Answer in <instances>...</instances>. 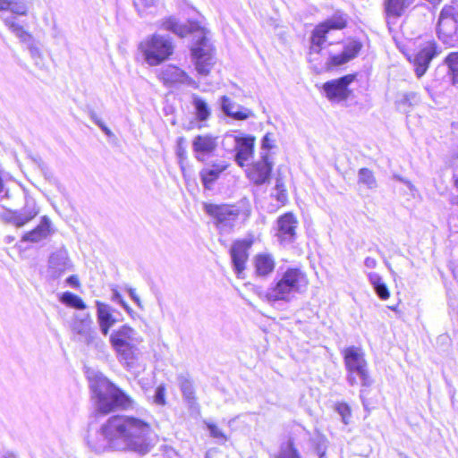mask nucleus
Returning a JSON list of instances; mask_svg holds the SVG:
<instances>
[{
    "label": "nucleus",
    "mask_w": 458,
    "mask_h": 458,
    "mask_svg": "<svg viewBox=\"0 0 458 458\" xmlns=\"http://www.w3.org/2000/svg\"><path fill=\"white\" fill-rule=\"evenodd\" d=\"M0 10H9L18 15H26L28 7L25 0H0Z\"/></svg>",
    "instance_id": "c85d7f7f"
},
{
    "label": "nucleus",
    "mask_w": 458,
    "mask_h": 458,
    "mask_svg": "<svg viewBox=\"0 0 458 458\" xmlns=\"http://www.w3.org/2000/svg\"><path fill=\"white\" fill-rule=\"evenodd\" d=\"M437 48V44L430 41L414 55L413 64L417 77L420 78L425 74L429 63L438 54Z\"/></svg>",
    "instance_id": "aec40b11"
},
{
    "label": "nucleus",
    "mask_w": 458,
    "mask_h": 458,
    "mask_svg": "<svg viewBox=\"0 0 458 458\" xmlns=\"http://www.w3.org/2000/svg\"><path fill=\"white\" fill-rule=\"evenodd\" d=\"M60 301L68 307L79 310H83L87 308L83 300L71 292H64L60 297Z\"/></svg>",
    "instance_id": "2f4dec72"
},
{
    "label": "nucleus",
    "mask_w": 458,
    "mask_h": 458,
    "mask_svg": "<svg viewBox=\"0 0 458 458\" xmlns=\"http://www.w3.org/2000/svg\"><path fill=\"white\" fill-rule=\"evenodd\" d=\"M111 299L114 302L122 301L123 296L116 289H112V296Z\"/></svg>",
    "instance_id": "6e6d98bb"
},
{
    "label": "nucleus",
    "mask_w": 458,
    "mask_h": 458,
    "mask_svg": "<svg viewBox=\"0 0 458 458\" xmlns=\"http://www.w3.org/2000/svg\"><path fill=\"white\" fill-rule=\"evenodd\" d=\"M139 48L146 63L151 66L160 64L174 53V45L170 37L159 34H153L140 42Z\"/></svg>",
    "instance_id": "0eeeda50"
},
{
    "label": "nucleus",
    "mask_w": 458,
    "mask_h": 458,
    "mask_svg": "<svg viewBox=\"0 0 458 458\" xmlns=\"http://www.w3.org/2000/svg\"><path fill=\"white\" fill-rule=\"evenodd\" d=\"M176 156L179 159V165L182 168L183 162L187 159L186 140L184 137H179L176 140Z\"/></svg>",
    "instance_id": "58836bf2"
},
{
    "label": "nucleus",
    "mask_w": 458,
    "mask_h": 458,
    "mask_svg": "<svg viewBox=\"0 0 458 458\" xmlns=\"http://www.w3.org/2000/svg\"><path fill=\"white\" fill-rule=\"evenodd\" d=\"M109 341L120 363L128 369L134 368L140 355L139 344L142 342L139 333L123 325L111 333Z\"/></svg>",
    "instance_id": "423d86ee"
},
{
    "label": "nucleus",
    "mask_w": 458,
    "mask_h": 458,
    "mask_svg": "<svg viewBox=\"0 0 458 458\" xmlns=\"http://www.w3.org/2000/svg\"><path fill=\"white\" fill-rule=\"evenodd\" d=\"M55 232L50 218L47 216H43L40 223L34 229L22 235L21 242L38 243L54 234Z\"/></svg>",
    "instance_id": "412c9836"
},
{
    "label": "nucleus",
    "mask_w": 458,
    "mask_h": 458,
    "mask_svg": "<svg viewBox=\"0 0 458 458\" xmlns=\"http://www.w3.org/2000/svg\"><path fill=\"white\" fill-rule=\"evenodd\" d=\"M414 0H385V13L388 25L394 23L392 20L400 18L412 4Z\"/></svg>",
    "instance_id": "5701e85b"
},
{
    "label": "nucleus",
    "mask_w": 458,
    "mask_h": 458,
    "mask_svg": "<svg viewBox=\"0 0 458 458\" xmlns=\"http://www.w3.org/2000/svg\"><path fill=\"white\" fill-rule=\"evenodd\" d=\"M157 0H135L133 4L140 16H143L146 9L156 5Z\"/></svg>",
    "instance_id": "37998d69"
},
{
    "label": "nucleus",
    "mask_w": 458,
    "mask_h": 458,
    "mask_svg": "<svg viewBox=\"0 0 458 458\" xmlns=\"http://www.w3.org/2000/svg\"><path fill=\"white\" fill-rule=\"evenodd\" d=\"M16 36L22 41V42H26V43H30L31 39H32V37L30 33H28L24 29H22L21 30V32L19 31Z\"/></svg>",
    "instance_id": "8fccbe9b"
},
{
    "label": "nucleus",
    "mask_w": 458,
    "mask_h": 458,
    "mask_svg": "<svg viewBox=\"0 0 458 458\" xmlns=\"http://www.w3.org/2000/svg\"><path fill=\"white\" fill-rule=\"evenodd\" d=\"M218 138L210 134H199L195 136L191 142L194 157L204 162L207 157L212 156L218 146Z\"/></svg>",
    "instance_id": "a211bd4d"
},
{
    "label": "nucleus",
    "mask_w": 458,
    "mask_h": 458,
    "mask_svg": "<svg viewBox=\"0 0 458 458\" xmlns=\"http://www.w3.org/2000/svg\"><path fill=\"white\" fill-rule=\"evenodd\" d=\"M327 36L322 33L317 32V29L315 28L312 31L310 37V53H319L322 47V45L325 43Z\"/></svg>",
    "instance_id": "e433bc0d"
},
{
    "label": "nucleus",
    "mask_w": 458,
    "mask_h": 458,
    "mask_svg": "<svg viewBox=\"0 0 458 458\" xmlns=\"http://www.w3.org/2000/svg\"><path fill=\"white\" fill-rule=\"evenodd\" d=\"M12 458H16L15 456L12 455Z\"/></svg>",
    "instance_id": "0e129e2a"
},
{
    "label": "nucleus",
    "mask_w": 458,
    "mask_h": 458,
    "mask_svg": "<svg viewBox=\"0 0 458 458\" xmlns=\"http://www.w3.org/2000/svg\"><path fill=\"white\" fill-rule=\"evenodd\" d=\"M445 62L452 73L454 83H458V52L450 53Z\"/></svg>",
    "instance_id": "f704fd0d"
},
{
    "label": "nucleus",
    "mask_w": 458,
    "mask_h": 458,
    "mask_svg": "<svg viewBox=\"0 0 458 458\" xmlns=\"http://www.w3.org/2000/svg\"><path fill=\"white\" fill-rule=\"evenodd\" d=\"M154 402L157 405L165 404V388L164 386L160 385L156 388L154 394Z\"/></svg>",
    "instance_id": "a18cd8bd"
},
{
    "label": "nucleus",
    "mask_w": 458,
    "mask_h": 458,
    "mask_svg": "<svg viewBox=\"0 0 458 458\" xmlns=\"http://www.w3.org/2000/svg\"><path fill=\"white\" fill-rule=\"evenodd\" d=\"M361 47L362 44L360 41L352 40L344 46L343 53L351 61L358 55Z\"/></svg>",
    "instance_id": "c9c22d12"
},
{
    "label": "nucleus",
    "mask_w": 458,
    "mask_h": 458,
    "mask_svg": "<svg viewBox=\"0 0 458 458\" xmlns=\"http://www.w3.org/2000/svg\"><path fill=\"white\" fill-rule=\"evenodd\" d=\"M252 244L253 241L251 239L236 240L230 248L232 265L238 278H243L249 259V250Z\"/></svg>",
    "instance_id": "4468645a"
},
{
    "label": "nucleus",
    "mask_w": 458,
    "mask_h": 458,
    "mask_svg": "<svg viewBox=\"0 0 458 458\" xmlns=\"http://www.w3.org/2000/svg\"><path fill=\"white\" fill-rule=\"evenodd\" d=\"M66 283L71 285L72 287H79L80 286V282H79V279L77 277V276H70L69 277H67L66 279Z\"/></svg>",
    "instance_id": "603ef678"
},
{
    "label": "nucleus",
    "mask_w": 458,
    "mask_h": 458,
    "mask_svg": "<svg viewBox=\"0 0 458 458\" xmlns=\"http://www.w3.org/2000/svg\"><path fill=\"white\" fill-rule=\"evenodd\" d=\"M177 383L183 399L190 406L196 403L195 389L192 380L188 374H180L177 377Z\"/></svg>",
    "instance_id": "a878e982"
},
{
    "label": "nucleus",
    "mask_w": 458,
    "mask_h": 458,
    "mask_svg": "<svg viewBox=\"0 0 458 458\" xmlns=\"http://www.w3.org/2000/svg\"><path fill=\"white\" fill-rule=\"evenodd\" d=\"M86 111L92 122L98 125L106 136H111L113 134L110 129L104 123V122L98 116L96 112L91 107L87 106Z\"/></svg>",
    "instance_id": "ea45409f"
},
{
    "label": "nucleus",
    "mask_w": 458,
    "mask_h": 458,
    "mask_svg": "<svg viewBox=\"0 0 458 458\" xmlns=\"http://www.w3.org/2000/svg\"><path fill=\"white\" fill-rule=\"evenodd\" d=\"M377 260L374 258L367 257L364 260V265L368 268H375L377 267Z\"/></svg>",
    "instance_id": "864d4df0"
},
{
    "label": "nucleus",
    "mask_w": 458,
    "mask_h": 458,
    "mask_svg": "<svg viewBox=\"0 0 458 458\" xmlns=\"http://www.w3.org/2000/svg\"><path fill=\"white\" fill-rule=\"evenodd\" d=\"M272 167L268 154L262 153L261 159L255 163L249 172V178L257 185L264 184L270 177Z\"/></svg>",
    "instance_id": "4be33fe9"
},
{
    "label": "nucleus",
    "mask_w": 458,
    "mask_h": 458,
    "mask_svg": "<svg viewBox=\"0 0 458 458\" xmlns=\"http://www.w3.org/2000/svg\"><path fill=\"white\" fill-rule=\"evenodd\" d=\"M129 295L130 297L133 300V301L139 306L140 307L141 306V302H140V297L136 294L135 293V290L132 289V288H130L129 289Z\"/></svg>",
    "instance_id": "5fc2aeb1"
},
{
    "label": "nucleus",
    "mask_w": 458,
    "mask_h": 458,
    "mask_svg": "<svg viewBox=\"0 0 458 458\" xmlns=\"http://www.w3.org/2000/svg\"><path fill=\"white\" fill-rule=\"evenodd\" d=\"M129 314L132 311L131 308L124 301L123 298L122 301L118 302Z\"/></svg>",
    "instance_id": "bf43d9fd"
},
{
    "label": "nucleus",
    "mask_w": 458,
    "mask_h": 458,
    "mask_svg": "<svg viewBox=\"0 0 458 458\" xmlns=\"http://www.w3.org/2000/svg\"><path fill=\"white\" fill-rule=\"evenodd\" d=\"M335 410L341 416L343 422L347 425L349 424L352 411L350 406L345 403H339L335 406Z\"/></svg>",
    "instance_id": "79ce46f5"
},
{
    "label": "nucleus",
    "mask_w": 458,
    "mask_h": 458,
    "mask_svg": "<svg viewBox=\"0 0 458 458\" xmlns=\"http://www.w3.org/2000/svg\"><path fill=\"white\" fill-rule=\"evenodd\" d=\"M72 267L67 250L61 247L48 258L47 276L53 280L58 279L65 272L72 270Z\"/></svg>",
    "instance_id": "2eb2a0df"
},
{
    "label": "nucleus",
    "mask_w": 458,
    "mask_h": 458,
    "mask_svg": "<svg viewBox=\"0 0 458 458\" xmlns=\"http://www.w3.org/2000/svg\"><path fill=\"white\" fill-rule=\"evenodd\" d=\"M92 323L89 314L76 316L72 325V330L80 335V340L85 344L100 350L105 346V343L98 335L97 331L92 328Z\"/></svg>",
    "instance_id": "9b49d317"
},
{
    "label": "nucleus",
    "mask_w": 458,
    "mask_h": 458,
    "mask_svg": "<svg viewBox=\"0 0 458 458\" xmlns=\"http://www.w3.org/2000/svg\"><path fill=\"white\" fill-rule=\"evenodd\" d=\"M347 25V18L344 14L336 13L331 18L327 19L324 22L318 24L315 28L317 32L322 33L325 36L331 30H342Z\"/></svg>",
    "instance_id": "393cba45"
},
{
    "label": "nucleus",
    "mask_w": 458,
    "mask_h": 458,
    "mask_svg": "<svg viewBox=\"0 0 458 458\" xmlns=\"http://www.w3.org/2000/svg\"><path fill=\"white\" fill-rule=\"evenodd\" d=\"M129 314L132 311L131 308L124 301L123 298L122 301L118 302Z\"/></svg>",
    "instance_id": "052dcab7"
},
{
    "label": "nucleus",
    "mask_w": 458,
    "mask_h": 458,
    "mask_svg": "<svg viewBox=\"0 0 458 458\" xmlns=\"http://www.w3.org/2000/svg\"><path fill=\"white\" fill-rule=\"evenodd\" d=\"M158 436L151 425L142 419L114 415L103 423L94 439L88 444L97 453L106 450L131 451L147 454L156 445Z\"/></svg>",
    "instance_id": "f257e3e1"
},
{
    "label": "nucleus",
    "mask_w": 458,
    "mask_h": 458,
    "mask_svg": "<svg viewBox=\"0 0 458 458\" xmlns=\"http://www.w3.org/2000/svg\"><path fill=\"white\" fill-rule=\"evenodd\" d=\"M200 179L203 186L206 189H211L212 184L218 179L219 175L216 174L212 169L205 168L199 173Z\"/></svg>",
    "instance_id": "4c0bfd02"
},
{
    "label": "nucleus",
    "mask_w": 458,
    "mask_h": 458,
    "mask_svg": "<svg viewBox=\"0 0 458 458\" xmlns=\"http://www.w3.org/2000/svg\"><path fill=\"white\" fill-rule=\"evenodd\" d=\"M308 285L306 274L296 267H289L277 273L273 284L267 288L266 298L270 302L290 301L295 293H300Z\"/></svg>",
    "instance_id": "39448f33"
},
{
    "label": "nucleus",
    "mask_w": 458,
    "mask_h": 458,
    "mask_svg": "<svg viewBox=\"0 0 458 458\" xmlns=\"http://www.w3.org/2000/svg\"><path fill=\"white\" fill-rule=\"evenodd\" d=\"M358 182L365 185L369 190H374L377 187L373 172L365 167L360 168L358 172Z\"/></svg>",
    "instance_id": "72a5a7b5"
},
{
    "label": "nucleus",
    "mask_w": 458,
    "mask_h": 458,
    "mask_svg": "<svg viewBox=\"0 0 458 458\" xmlns=\"http://www.w3.org/2000/svg\"><path fill=\"white\" fill-rule=\"evenodd\" d=\"M97 305V316L98 324H108L114 325L117 319L111 313V307L102 303L98 301H96Z\"/></svg>",
    "instance_id": "7c9ffc66"
},
{
    "label": "nucleus",
    "mask_w": 458,
    "mask_h": 458,
    "mask_svg": "<svg viewBox=\"0 0 458 458\" xmlns=\"http://www.w3.org/2000/svg\"><path fill=\"white\" fill-rule=\"evenodd\" d=\"M192 105L195 109L196 117L199 121H206L211 114L208 103L196 94L192 95Z\"/></svg>",
    "instance_id": "c756f323"
},
{
    "label": "nucleus",
    "mask_w": 458,
    "mask_h": 458,
    "mask_svg": "<svg viewBox=\"0 0 458 458\" xmlns=\"http://www.w3.org/2000/svg\"><path fill=\"white\" fill-rule=\"evenodd\" d=\"M90 387L96 398L97 409L101 413L134 408V400L102 375L96 377Z\"/></svg>",
    "instance_id": "7ed1b4c3"
},
{
    "label": "nucleus",
    "mask_w": 458,
    "mask_h": 458,
    "mask_svg": "<svg viewBox=\"0 0 458 458\" xmlns=\"http://www.w3.org/2000/svg\"><path fill=\"white\" fill-rule=\"evenodd\" d=\"M274 140L271 133H267L261 140V148L264 150H269L274 147Z\"/></svg>",
    "instance_id": "09e8293b"
},
{
    "label": "nucleus",
    "mask_w": 458,
    "mask_h": 458,
    "mask_svg": "<svg viewBox=\"0 0 458 458\" xmlns=\"http://www.w3.org/2000/svg\"><path fill=\"white\" fill-rule=\"evenodd\" d=\"M114 325H110V323L108 324H99V327H100V331L101 333L104 335H107L108 332H109V329L113 327Z\"/></svg>",
    "instance_id": "4d7b16f0"
},
{
    "label": "nucleus",
    "mask_w": 458,
    "mask_h": 458,
    "mask_svg": "<svg viewBox=\"0 0 458 458\" xmlns=\"http://www.w3.org/2000/svg\"><path fill=\"white\" fill-rule=\"evenodd\" d=\"M222 112L227 116L236 121H245L255 114L252 110L247 108L230 98L227 96H222L219 100Z\"/></svg>",
    "instance_id": "6ab92c4d"
},
{
    "label": "nucleus",
    "mask_w": 458,
    "mask_h": 458,
    "mask_svg": "<svg viewBox=\"0 0 458 458\" xmlns=\"http://www.w3.org/2000/svg\"><path fill=\"white\" fill-rule=\"evenodd\" d=\"M353 74H348L335 80L328 81L323 85V90L330 101L346 100L351 93L349 85L354 81Z\"/></svg>",
    "instance_id": "dca6fc26"
},
{
    "label": "nucleus",
    "mask_w": 458,
    "mask_h": 458,
    "mask_svg": "<svg viewBox=\"0 0 458 458\" xmlns=\"http://www.w3.org/2000/svg\"><path fill=\"white\" fill-rule=\"evenodd\" d=\"M204 211L214 219L220 233H231L240 216V209L228 204L204 203Z\"/></svg>",
    "instance_id": "1a4fd4ad"
},
{
    "label": "nucleus",
    "mask_w": 458,
    "mask_h": 458,
    "mask_svg": "<svg viewBox=\"0 0 458 458\" xmlns=\"http://www.w3.org/2000/svg\"><path fill=\"white\" fill-rule=\"evenodd\" d=\"M420 102V98L415 92H406L400 94L397 100L395 101V106L398 111L402 113H409L412 106L418 105Z\"/></svg>",
    "instance_id": "bb28decb"
},
{
    "label": "nucleus",
    "mask_w": 458,
    "mask_h": 458,
    "mask_svg": "<svg viewBox=\"0 0 458 458\" xmlns=\"http://www.w3.org/2000/svg\"><path fill=\"white\" fill-rule=\"evenodd\" d=\"M4 24L9 28V30L14 33L15 35L23 29L22 26L18 24L13 17H7L4 19Z\"/></svg>",
    "instance_id": "de8ad7c7"
},
{
    "label": "nucleus",
    "mask_w": 458,
    "mask_h": 458,
    "mask_svg": "<svg viewBox=\"0 0 458 458\" xmlns=\"http://www.w3.org/2000/svg\"><path fill=\"white\" fill-rule=\"evenodd\" d=\"M161 28L181 38L193 35L191 51L195 69L200 76H208L215 64V56L214 48L207 38V30L198 21H189L186 24H182L173 16L164 19Z\"/></svg>",
    "instance_id": "f03ea898"
},
{
    "label": "nucleus",
    "mask_w": 458,
    "mask_h": 458,
    "mask_svg": "<svg viewBox=\"0 0 458 458\" xmlns=\"http://www.w3.org/2000/svg\"><path fill=\"white\" fill-rule=\"evenodd\" d=\"M344 362L346 369V380L350 386L360 384L361 389L360 398L363 406L367 407L366 388L373 384V379L369 376L368 362L365 359L363 351L356 346H349L343 352Z\"/></svg>",
    "instance_id": "20e7f679"
},
{
    "label": "nucleus",
    "mask_w": 458,
    "mask_h": 458,
    "mask_svg": "<svg viewBox=\"0 0 458 458\" xmlns=\"http://www.w3.org/2000/svg\"><path fill=\"white\" fill-rule=\"evenodd\" d=\"M255 138L250 135L242 137L234 134H226L224 139V145L230 143L233 145L235 150L234 159L241 167L244 166L246 161L252 157L254 150Z\"/></svg>",
    "instance_id": "f8f14e48"
},
{
    "label": "nucleus",
    "mask_w": 458,
    "mask_h": 458,
    "mask_svg": "<svg viewBox=\"0 0 458 458\" xmlns=\"http://www.w3.org/2000/svg\"><path fill=\"white\" fill-rule=\"evenodd\" d=\"M254 266L257 276L265 277L274 271L276 263L272 255L260 253L254 257Z\"/></svg>",
    "instance_id": "b1692460"
},
{
    "label": "nucleus",
    "mask_w": 458,
    "mask_h": 458,
    "mask_svg": "<svg viewBox=\"0 0 458 458\" xmlns=\"http://www.w3.org/2000/svg\"><path fill=\"white\" fill-rule=\"evenodd\" d=\"M208 428L209 430L210 436L214 438L221 439L222 442L226 441V437L223 433V431L215 424L208 423Z\"/></svg>",
    "instance_id": "49530a36"
},
{
    "label": "nucleus",
    "mask_w": 458,
    "mask_h": 458,
    "mask_svg": "<svg viewBox=\"0 0 458 458\" xmlns=\"http://www.w3.org/2000/svg\"><path fill=\"white\" fill-rule=\"evenodd\" d=\"M129 314L132 311L131 308L124 301L123 298L122 301L118 302Z\"/></svg>",
    "instance_id": "13d9d810"
},
{
    "label": "nucleus",
    "mask_w": 458,
    "mask_h": 458,
    "mask_svg": "<svg viewBox=\"0 0 458 458\" xmlns=\"http://www.w3.org/2000/svg\"><path fill=\"white\" fill-rule=\"evenodd\" d=\"M276 458H301L299 450L294 445L293 438L290 437L280 445Z\"/></svg>",
    "instance_id": "473e14b6"
},
{
    "label": "nucleus",
    "mask_w": 458,
    "mask_h": 458,
    "mask_svg": "<svg viewBox=\"0 0 458 458\" xmlns=\"http://www.w3.org/2000/svg\"><path fill=\"white\" fill-rule=\"evenodd\" d=\"M437 35L445 45L458 47V4H445L438 16L437 23Z\"/></svg>",
    "instance_id": "6e6552de"
},
{
    "label": "nucleus",
    "mask_w": 458,
    "mask_h": 458,
    "mask_svg": "<svg viewBox=\"0 0 458 458\" xmlns=\"http://www.w3.org/2000/svg\"><path fill=\"white\" fill-rule=\"evenodd\" d=\"M277 229L276 236L279 242L284 245L293 244L296 238V229L298 220L293 213H285L280 216L276 220Z\"/></svg>",
    "instance_id": "f3484780"
},
{
    "label": "nucleus",
    "mask_w": 458,
    "mask_h": 458,
    "mask_svg": "<svg viewBox=\"0 0 458 458\" xmlns=\"http://www.w3.org/2000/svg\"><path fill=\"white\" fill-rule=\"evenodd\" d=\"M350 60L345 57L344 53L331 55L328 59L327 64L330 66H339L348 63Z\"/></svg>",
    "instance_id": "c03bdc74"
},
{
    "label": "nucleus",
    "mask_w": 458,
    "mask_h": 458,
    "mask_svg": "<svg viewBox=\"0 0 458 458\" xmlns=\"http://www.w3.org/2000/svg\"><path fill=\"white\" fill-rule=\"evenodd\" d=\"M39 213V208L32 198H26L24 206L20 209L6 208L0 218L4 223L21 228L33 220Z\"/></svg>",
    "instance_id": "9d476101"
},
{
    "label": "nucleus",
    "mask_w": 458,
    "mask_h": 458,
    "mask_svg": "<svg viewBox=\"0 0 458 458\" xmlns=\"http://www.w3.org/2000/svg\"><path fill=\"white\" fill-rule=\"evenodd\" d=\"M227 164H225V162L214 163L212 164V167L210 169L215 171L217 175H220V174L224 172L227 168Z\"/></svg>",
    "instance_id": "3c124183"
},
{
    "label": "nucleus",
    "mask_w": 458,
    "mask_h": 458,
    "mask_svg": "<svg viewBox=\"0 0 458 458\" xmlns=\"http://www.w3.org/2000/svg\"><path fill=\"white\" fill-rule=\"evenodd\" d=\"M28 50L30 52V57L34 60L35 65L40 70H43L45 68V64L43 62L42 53L39 48L33 44H30L28 46Z\"/></svg>",
    "instance_id": "a19ab883"
},
{
    "label": "nucleus",
    "mask_w": 458,
    "mask_h": 458,
    "mask_svg": "<svg viewBox=\"0 0 458 458\" xmlns=\"http://www.w3.org/2000/svg\"><path fill=\"white\" fill-rule=\"evenodd\" d=\"M318 454L320 458H323L326 454V451L325 450H321L320 448H318Z\"/></svg>",
    "instance_id": "680f3d73"
},
{
    "label": "nucleus",
    "mask_w": 458,
    "mask_h": 458,
    "mask_svg": "<svg viewBox=\"0 0 458 458\" xmlns=\"http://www.w3.org/2000/svg\"><path fill=\"white\" fill-rule=\"evenodd\" d=\"M368 276L377 295L381 300H387L390 296V293L382 277L377 273H369Z\"/></svg>",
    "instance_id": "cd10ccee"
},
{
    "label": "nucleus",
    "mask_w": 458,
    "mask_h": 458,
    "mask_svg": "<svg viewBox=\"0 0 458 458\" xmlns=\"http://www.w3.org/2000/svg\"><path fill=\"white\" fill-rule=\"evenodd\" d=\"M159 80L165 87L177 88L181 85L199 88V83L191 78L184 71L174 65L163 67L158 74Z\"/></svg>",
    "instance_id": "ddd939ff"
},
{
    "label": "nucleus",
    "mask_w": 458,
    "mask_h": 458,
    "mask_svg": "<svg viewBox=\"0 0 458 458\" xmlns=\"http://www.w3.org/2000/svg\"><path fill=\"white\" fill-rule=\"evenodd\" d=\"M455 182H456V184H457V186H458V178L456 179V181H455Z\"/></svg>",
    "instance_id": "e2e57ef3"
}]
</instances>
